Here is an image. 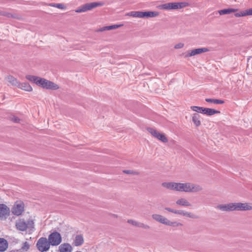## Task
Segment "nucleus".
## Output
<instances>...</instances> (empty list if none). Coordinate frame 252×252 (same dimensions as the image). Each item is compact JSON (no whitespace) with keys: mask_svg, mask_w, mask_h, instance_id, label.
Instances as JSON below:
<instances>
[{"mask_svg":"<svg viewBox=\"0 0 252 252\" xmlns=\"http://www.w3.org/2000/svg\"><path fill=\"white\" fill-rule=\"evenodd\" d=\"M161 186L165 189L179 192L195 193L200 192L203 189L201 186L189 182L164 181L161 183Z\"/></svg>","mask_w":252,"mask_h":252,"instance_id":"nucleus-1","label":"nucleus"},{"mask_svg":"<svg viewBox=\"0 0 252 252\" xmlns=\"http://www.w3.org/2000/svg\"><path fill=\"white\" fill-rule=\"evenodd\" d=\"M26 79L45 90L57 91L60 89V86L57 83L44 78L32 75H27Z\"/></svg>","mask_w":252,"mask_h":252,"instance_id":"nucleus-2","label":"nucleus"},{"mask_svg":"<svg viewBox=\"0 0 252 252\" xmlns=\"http://www.w3.org/2000/svg\"><path fill=\"white\" fill-rule=\"evenodd\" d=\"M36 216L34 214H28L25 218L20 219L16 222L17 229L20 231H32L35 229Z\"/></svg>","mask_w":252,"mask_h":252,"instance_id":"nucleus-3","label":"nucleus"},{"mask_svg":"<svg viewBox=\"0 0 252 252\" xmlns=\"http://www.w3.org/2000/svg\"><path fill=\"white\" fill-rule=\"evenodd\" d=\"M152 218L155 221L167 226L172 227H180L183 226V224L180 221L170 220L160 214H153L152 215Z\"/></svg>","mask_w":252,"mask_h":252,"instance_id":"nucleus-4","label":"nucleus"},{"mask_svg":"<svg viewBox=\"0 0 252 252\" xmlns=\"http://www.w3.org/2000/svg\"><path fill=\"white\" fill-rule=\"evenodd\" d=\"M159 13L157 11H133L126 14V15L133 18L148 19L156 18Z\"/></svg>","mask_w":252,"mask_h":252,"instance_id":"nucleus-5","label":"nucleus"},{"mask_svg":"<svg viewBox=\"0 0 252 252\" xmlns=\"http://www.w3.org/2000/svg\"><path fill=\"white\" fill-rule=\"evenodd\" d=\"M190 109L194 112L200 113L208 116H212L216 114H220V111L215 109L200 107L196 105L190 106Z\"/></svg>","mask_w":252,"mask_h":252,"instance_id":"nucleus-6","label":"nucleus"},{"mask_svg":"<svg viewBox=\"0 0 252 252\" xmlns=\"http://www.w3.org/2000/svg\"><path fill=\"white\" fill-rule=\"evenodd\" d=\"M189 5L187 2H168L160 4L158 8L161 10H170L182 9Z\"/></svg>","mask_w":252,"mask_h":252,"instance_id":"nucleus-7","label":"nucleus"},{"mask_svg":"<svg viewBox=\"0 0 252 252\" xmlns=\"http://www.w3.org/2000/svg\"><path fill=\"white\" fill-rule=\"evenodd\" d=\"M148 132L158 141L166 144L168 142V138L166 134L153 127L147 128Z\"/></svg>","mask_w":252,"mask_h":252,"instance_id":"nucleus-8","label":"nucleus"},{"mask_svg":"<svg viewBox=\"0 0 252 252\" xmlns=\"http://www.w3.org/2000/svg\"><path fill=\"white\" fill-rule=\"evenodd\" d=\"M164 210L167 212L172 213L174 214L181 216L186 218L194 219H196V216L191 212L185 210H176L170 207H166Z\"/></svg>","mask_w":252,"mask_h":252,"instance_id":"nucleus-9","label":"nucleus"},{"mask_svg":"<svg viewBox=\"0 0 252 252\" xmlns=\"http://www.w3.org/2000/svg\"><path fill=\"white\" fill-rule=\"evenodd\" d=\"M25 204L22 200H17L12 205L10 211L15 216L21 215L25 211Z\"/></svg>","mask_w":252,"mask_h":252,"instance_id":"nucleus-10","label":"nucleus"},{"mask_svg":"<svg viewBox=\"0 0 252 252\" xmlns=\"http://www.w3.org/2000/svg\"><path fill=\"white\" fill-rule=\"evenodd\" d=\"M252 210V203H233V211H246Z\"/></svg>","mask_w":252,"mask_h":252,"instance_id":"nucleus-11","label":"nucleus"},{"mask_svg":"<svg viewBox=\"0 0 252 252\" xmlns=\"http://www.w3.org/2000/svg\"><path fill=\"white\" fill-rule=\"evenodd\" d=\"M62 241L61 234L58 232H54L50 234L48 237V241L52 246H58Z\"/></svg>","mask_w":252,"mask_h":252,"instance_id":"nucleus-12","label":"nucleus"},{"mask_svg":"<svg viewBox=\"0 0 252 252\" xmlns=\"http://www.w3.org/2000/svg\"><path fill=\"white\" fill-rule=\"evenodd\" d=\"M50 244L48 240L46 238H40L36 243L37 249L41 252H46L50 249Z\"/></svg>","mask_w":252,"mask_h":252,"instance_id":"nucleus-13","label":"nucleus"},{"mask_svg":"<svg viewBox=\"0 0 252 252\" xmlns=\"http://www.w3.org/2000/svg\"><path fill=\"white\" fill-rule=\"evenodd\" d=\"M102 5H103V4L100 2H94L88 3L78 8L77 10H76L75 12L77 13L84 12L88 10H91L96 7L101 6Z\"/></svg>","mask_w":252,"mask_h":252,"instance_id":"nucleus-14","label":"nucleus"},{"mask_svg":"<svg viewBox=\"0 0 252 252\" xmlns=\"http://www.w3.org/2000/svg\"><path fill=\"white\" fill-rule=\"evenodd\" d=\"M208 51H209V49L206 48H196L189 50L185 52V57L187 58H190Z\"/></svg>","mask_w":252,"mask_h":252,"instance_id":"nucleus-15","label":"nucleus"},{"mask_svg":"<svg viewBox=\"0 0 252 252\" xmlns=\"http://www.w3.org/2000/svg\"><path fill=\"white\" fill-rule=\"evenodd\" d=\"M199 113L192 114L190 117V121L191 124L195 127H199L202 125V118Z\"/></svg>","mask_w":252,"mask_h":252,"instance_id":"nucleus-16","label":"nucleus"},{"mask_svg":"<svg viewBox=\"0 0 252 252\" xmlns=\"http://www.w3.org/2000/svg\"><path fill=\"white\" fill-rule=\"evenodd\" d=\"M10 209L5 204H0V220H4L10 215Z\"/></svg>","mask_w":252,"mask_h":252,"instance_id":"nucleus-17","label":"nucleus"},{"mask_svg":"<svg viewBox=\"0 0 252 252\" xmlns=\"http://www.w3.org/2000/svg\"><path fill=\"white\" fill-rule=\"evenodd\" d=\"M5 80L8 85L17 87L19 84V81L14 76L9 75L5 77Z\"/></svg>","mask_w":252,"mask_h":252,"instance_id":"nucleus-18","label":"nucleus"},{"mask_svg":"<svg viewBox=\"0 0 252 252\" xmlns=\"http://www.w3.org/2000/svg\"><path fill=\"white\" fill-rule=\"evenodd\" d=\"M84 243V238L82 234L76 235L73 239L72 245L75 247L82 246Z\"/></svg>","mask_w":252,"mask_h":252,"instance_id":"nucleus-19","label":"nucleus"},{"mask_svg":"<svg viewBox=\"0 0 252 252\" xmlns=\"http://www.w3.org/2000/svg\"><path fill=\"white\" fill-rule=\"evenodd\" d=\"M175 204L177 206L186 207H189L191 206L190 202L187 198L183 197L178 198L176 200Z\"/></svg>","mask_w":252,"mask_h":252,"instance_id":"nucleus-20","label":"nucleus"},{"mask_svg":"<svg viewBox=\"0 0 252 252\" xmlns=\"http://www.w3.org/2000/svg\"><path fill=\"white\" fill-rule=\"evenodd\" d=\"M73 246L68 243H63L59 247V252H72Z\"/></svg>","mask_w":252,"mask_h":252,"instance_id":"nucleus-21","label":"nucleus"},{"mask_svg":"<svg viewBox=\"0 0 252 252\" xmlns=\"http://www.w3.org/2000/svg\"><path fill=\"white\" fill-rule=\"evenodd\" d=\"M248 16H252V7L240 11L235 14L236 17H246Z\"/></svg>","mask_w":252,"mask_h":252,"instance_id":"nucleus-22","label":"nucleus"},{"mask_svg":"<svg viewBox=\"0 0 252 252\" xmlns=\"http://www.w3.org/2000/svg\"><path fill=\"white\" fill-rule=\"evenodd\" d=\"M17 88L28 92H32L33 90L32 87L29 83L27 82L21 83L19 82V84Z\"/></svg>","mask_w":252,"mask_h":252,"instance_id":"nucleus-23","label":"nucleus"},{"mask_svg":"<svg viewBox=\"0 0 252 252\" xmlns=\"http://www.w3.org/2000/svg\"><path fill=\"white\" fill-rule=\"evenodd\" d=\"M127 222L129 224L133 226L142 227L145 229L149 228V226L148 225H145L142 223H140L136 220H135L132 219H128L127 220Z\"/></svg>","mask_w":252,"mask_h":252,"instance_id":"nucleus-24","label":"nucleus"},{"mask_svg":"<svg viewBox=\"0 0 252 252\" xmlns=\"http://www.w3.org/2000/svg\"><path fill=\"white\" fill-rule=\"evenodd\" d=\"M217 208L222 211H233V203L219 205Z\"/></svg>","mask_w":252,"mask_h":252,"instance_id":"nucleus-25","label":"nucleus"},{"mask_svg":"<svg viewBox=\"0 0 252 252\" xmlns=\"http://www.w3.org/2000/svg\"><path fill=\"white\" fill-rule=\"evenodd\" d=\"M123 25H113L111 26H104L99 28L98 30V32H104L107 31H111L117 29L121 27H122Z\"/></svg>","mask_w":252,"mask_h":252,"instance_id":"nucleus-26","label":"nucleus"},{"mask_svg":"<svg viewBox=\"0 0 252 252\" xmlns=\"http://www.w3.org/2000/svg\"><path fill=\"white\" fill-rule=\"evenodd\" d=\"M50 6L63 11L66 10L67 9L66 4L64 3H53L50 4Z\"/></svg>","mask_w":252,"mask_h":252,"instance_id":"nucleus-27","label":"nucleus"},{"mask_svg":"<svg viewBox=\"0 0 252 252\" xmlns=\"http://www.w3.org/2000/svg\"><path fill=\"white\" fill-rule=\"evenodd\" d=\"M238 10L237 9H233V8H228V9H224L222 10H219L218 13L220 15H225V14H229L233 12H235L237 11Z\"/></svg>","mask_w":252,"mask_h":252,"instance_id":"nucleus-28","label":"nucleus"},{"mask_svg":"<svg viewBox=\"0 0 252 252\" xmlns=\"http://www.w3.org/2000/svg\"><path fill=\"white\" fill-rule=\"evenodd\" d=\"M205 101L216 104H222L224 103V101L218 99L206 98Z\"/></svg>","mask_w":252,"mask_h":252,"instance_id":"nucleus-29","label":"nucleus"},{"mask_svg":"<svg viewBox=\"0 0 252 252\" xmlns=\"http://www.w3.org/2000/svg\"><path fill=\"white\" fill-rule=\"evenodd\" d=\"M8 244L6 241L3 239L0 238V251L3 252L6 250Z\"/></svg>","mask_w":252,"mask_h":252,"instance_id":"nucleus-30","label":"nucleus"},{"mask_svg":"<svg viewBox=\"0 0 252 252\" xmlns=\"http://www.w3.org/2000/svg\"><path fill=\"white\" fill-rule=\"evenodd\" d=\"M185 43L182 42L176 43L174 46V49L179 50L185 47Z\"/></svg>","mask_w":252,"mask_h":252,"instance_id":"nucleus-31","label":"nucleus"},{"mask_svg":"<svg viewBox=\"0 0 252 252\" xmlns=\"http://www.w3.org/2000/svg\"><path fill=\"white\" fill-rule=\"evenodd\" d=\"M30 248V245L26 242V243H24L23 245V246L22 247V250L23 251H27L29 250Z\"/></svg>","mask_w":252,"mask_h":252,"instance_id":"nucleus-32","label":"nucleus"},{"mask_svg":"<svg viewBox=\"0 0 252 252\" xmlns=\"http://www.w3.org/2000/svg\"><path fill=\"white\" fill-rule=\"evenodd\" d=\"M11 120L12 121L17 123H19L21 122V119L15 116H12L11 118Z\"/></svg>","mask_w":252,"mask_h":252,"instance_id":"nucleus-33","label":"nucleus"},{"mask_svg":"<svg viewBox=\"0 0 252 252\" xmlns=\"http://www.w3.org/2000/svg\"><path fill=\"white\" fill-rule=\"evenodd\" d=\"M123 172L125 174L128 175H135L136 174V172L131 170H125L123 171Z\"/></svg>","mask_w":252,"mask_h":252,"instance_id":"nucleus-34","label":"nucleus"},{"mask_svg":"<svg viewBox=\"0 0 252 252\" xmlns=\"http://www.w3.org/2000/svg\"><path fill=\"white\" fill-rule=\"evenodd\" d=\"M76 252H80V251H76Z\"/></svg>","mask_w":252,"mask_h":252,"instance_id":"nucleus-35","label":"nucleus"}]
</instances>
